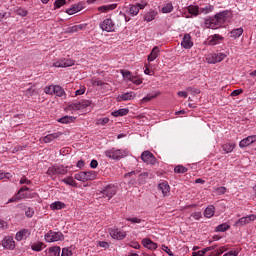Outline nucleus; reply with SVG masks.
I'll use <instances>...</instances> for the list:
<instances>
[{
	"label": "nucleus",
	"mask_w": 256,
	"mask_h": 256,
	"mask_svg": "<svg viewBox=\"0 0 256 256\" xmlns=\"http://www.w3.org/2000/svg\"><path fill=\"white\" fill-rule=\"evenodd\" d=\"M32 251L40 252L45 249V243L43 242H35L34 244L31 245Z\"/></svg>",
	"instance_id": "32"
},
{
	"label": "nucleus",
	"mask_w": 256,
	"mask_h": 256,
	"mask_svg": "<svg viewBox=\"0 0 256 256\" xmlns=\"http://www.w3.org/2000/svg\"><path fill=\"white\" fill-rule=\"evenodd\" d=\"M100 29L106 33H113L115 31V22L112 19L106 18L100 23Z\"/></svg>",
	"instance_id": "5"
},
{
	"label": "nucleus",
	"mask_w": 256,
	"mask_h": 256,
	"mask_svg": "<svg viewBox=\"0 0 256 256\" xmlns=\"http://www.w3.org/2000/svg\"><path fill=\"white\" fill-rule=\"evenodd\" d=\"M229 15H231L229 10H224L222 12H218L217 14H215V17L218 19L219 24L223 26L225 24V21L229 19Z\"/></svg>",
	"instance_id": "14"
},
{
	"label": "nucleus",
	"mask_w": 256,
	"mask_h": 256,
	"mask_svg": "<svg viewBox=\"0 0 256 256\" xmlns=\"http://www.w3.org/2000/svg\"><path fill=\"white\" fill-rule=\"evenodd\" d=\"M87 27L86 24H79L75 26H71L68 28V33H77L78 31H83Z\"/></svg>",
	"instance_id": "29"
},
{
	"label": "nucleus",
	"mask_w": 256,
	"mask_h": 256,
	"mask_svg": "<svg viewBox=\"0 0 256 256\" xmlns=\"http://www.w3.org/2000/svg\"><path fill=\"white\" fill-rule=\"evenodd\" d=\"M158 189L161 191L163 197H169L171 194V187L169 186V183L165 181L158 184Z\"/></svg>",
	"instance_id": "15"
},
{
	"label": "nucleus",
	"mask_w": 256,
	"mask_h": 256,
	"mask_svg": "<svg viewBox=\"0 0 256 256\" xmlns=\"http://www.w3.org/2000/svg\"><path fill=\"white\" fill-rule=\"evenodd\" d=\"M191 217H193V219H195L196 221H199V219L203 217V214H201V212H194L192 213Z\"/></svg>",
	"instance_id": "63"
},
{
	"label": "nucleus",
	"mask_w": 256,
	"mask_h": 256,
	"mask_svg": "<svg viewBox=\"0 0 256 256\" xmlns=\"http://www.w3.org/2000/svg\"><path fill=\"white\" fill-rule=\"evenodd\" d=\"M173 11V4L171 2L164 5L161 9L162 13H171Z\"/></svg>",
	"instance_id": "44"
},
{
	"label": "nucleus",
	"mask_w": 256,
	"mask_h": 256,
	"mask_svg": "<svg viewBox=\"0 0 256 256\" xmlns=\"http://www.w3.org/2000/svg\"><path fill=\"white\" fill-rule=\"evenodd\" d=\"M181 46L184 49H191L193 47V41L191 40V35L190 34H185L182 41H181Z\"/></svg>",
	"instance_id": "19"
},
{
	"label": "nucleus",
	"mask_w": 256,
	"mask_h": 256,
	"mask_svg": "<svg viewBox=\"0 0 256 256\" xmlns=\"http://www.w3.org/2000/svg\"><path fill=\"white\" fill-rule=\"evenodd\" d=\"M115 9H117V4H109L98 7V11H100V13H108V11H113Z\"/></svg>",
	"instance_id": "24"
},
{
	"label": "nucleus",
	"mask_w": 256,
	"mask_h": 256,
	"mask_svg": "<svg viewBox=\"0 0 256 256\" xmlns=\"http://www.w3.org/2000/svg\"><path fill=\"white\" fill-rule=\"evenodd\" d=\"M243 35V29L240 27V28H236V29H233L231 32H230V37L232 39H239V37Z\"/></svg>",
	"instance_id": "30"
},
{
	"label": "nucleus",
	"mask_w": 256,
	"mask_h": 256,
	"mask_svg": "<svg viewBox=\"0 0 256 256\" xmlns=\"http://www.w3.org/2000/svg\"><path fill=\"white\" fill-rule=\"evenodd\" d=\"M106 157H109V159H113L114 161H119L120 159H124V157H127L128 151L125 149H115L112 148L110 150H107L105 152Z\"/></svg>",
	"instance_id": "1"
},
{
	"label": "nucleus",
	"mask_w": 256,
	"mask_h": 256,
	"mask_svg": "<svg viewBox=\"0 0 256 256\" xmlns=\"http://www.w3.org/2000/svg\"><path fill=\"white\" fill-rule=\"evenodd\" d=\"M157 95H159V92H156L154 94H147V96H145L142 99V103H148V101H152V99H155V97H157Z\"/></svg>",
	"instance_id": "45"
},
{
	"label": "nucleus",
	"mask_w": 256,
	"mask_h": 256,
	"mask_svg": "<svg viewBox=\"0 0 256 256\" xmlns=\"http://www.w3.org/2000/svg\"><path fill=\"white\" fill-rule=\"evenodd\" d=\"M129 13L135 17V15H139V7L137 5H130L129 7Z\"/></svg>",
	"instance_id": "46"
},
{
	"label": "nucleus",
	"mask_w": 256,
	"mask_h": 256,
	"mask_svg": "<svg viewBox=\"0 0 256 256\" xmlns=\"http://www.w3.org/2000/svg\"><path fill=\"white\" fill-rule=\"evenodd\" d=\"M20 185H31V180L27 179V177L23 176L20 179Z\"/></svg>",
	"instance_id": "60"
},
{
	"label": "nucleus",
	"mask_w": 256,
	"mask_h": 256,
	"mask_svg": "<svg viewBox=\"0 0 256 256\" xmlns=\"http://www.w3.org/2000/svg\"><path fill=\"white\" fill-rule=\"evenodd\" d=\"M126 221H130V223H134V224H139L141 223V218L139 217H134V218H126Z\"/></svg>",
	"instance_id": "59"
},
{
	"label": "nucleus",
	"mask_w": 256,
	"mask_h": 256,
	"mask_svg": "<svg viewBox=\"0 0 256 256\" xmlns=\"http://www.w3.org/2000/svg\"><path fill=\"white\" fill-rule=\"evenodd\" d=\"M141 159L147 165H155L157 163V159L149 150L142 152Z\"/></svg>",
	"instance_id": "8"
},
{
	"label": "nucleus",
	"mask_w": 256,
	"mask_h": 256,
	"mask_svg": "<svg viewBox=\"0 0 256 256\" xmlns=\"http://www.w3.org/2000/svg\"><path fill=\"white\" fill-rule=\"evenodd\" d=\"M73 65H75V62L71 58H60V59L55 60L52 63V67H57V68H61V69H64L67 67H73Z\"/></svg>",
	"instance_id": "4"
},
{
	"label": "nucleus",
	"mask_w": 256,
	"mask_h": 256,
	"mask_svg": "<svg viewBox=\"0 0 256 256\" xmlns=\"http://www.w3.org/2000/svg\"><path fill=\"white\" fill-rule=\"evenodd\" d=\"M44 239L46 243H55V241L63 240V233L50 231L45 234Z\"/></svg>",
	"instance_id": "6"
},
{
	"label": "nucleus",
	"mask_w": 256,
	"mask_h": 256,
	"mask_svg": "<svg viewBox=\"0 0 256 256\" xmlns=\"http://www.w3.org/2000/svg\"><path fill=\"white\" fill-rule=\"evenodd\" d=\"M205 27L207 29H219L221 24L219 23V20L217 19V16L214 15V17H209L204 20Z\"/></svg>",
	"instance_id": "9"
},
{
	"label": "nucleus",
	"mask_w": 256,
	"mask_h": 256,
	"mask_svg": "<svg viewBox=\"0 0 256 256\" xmlns=\"http://www.w3.org/2000/svg\"><path fill=\"white\" fill-rule=\"evenodd\" d=\"M130 81L134 85H141V83H143V80L141 78H137V76H133L132 80H130Z\"/></svg>",
	"instance_id": "57"
},
{
	"label": "nucleus",
	"mask_w": 256,
	"mask_h": 256,
	"mask_svg": "<svg viewBox=\"0 0 256 256\" xmlns=\"http://www.w3.org/2000/svg\"><path fill=\"white\" fill-rule=\"evenodd\" d=\"M216 193H217L218 195H225V193H227V188H225V187H223V186L218 187V188L216 189Z\"/></svg>",
	"instance_id": "58"
},
{
	"label": "nucleus",
	"mask_w": 256,
	"mask_h": 256,
	"mask_svg": "<svg viewBox=\"0 0 256 256\" xmlns=\"http://www.w3.org/2000/svg\"><path fill=\"white\" fill-rule=\"evenodd\" d=\"M188 13H190V15H193L194 17H197V15H199V6H195V5H190L187 8Z\"/></svg>",
	"instance_id": "37"
},
{
	"label": "nucleus",
	"mask_w": 256,
	"mask_h": 256,
	"mask_svg": "<svg viewBox=\"0 0 256 256\" xmlns=\"http://www.w3.org/2000/svg\"><path fill=\"white\" fill-rule=\"evenodd\" d=\"M29 235H31V232H29V230L21 229L16 233L15 239H16V241H23V240L27 239V237H29Z\"/></svg>",
	"instance_id": "20"
},
{
	"label": "nucleus",
	"mask_w": 256,
	"mask_h": 256,
	"mask_svg": "<svg viewBox=\"0 0 256 256\" xmlns=\"http://www.w3.org/2000/svg\"><path fill=\"white\" fill-rule=\"evenodd\" d=\"M110 236L112 239H117L118 241H121L127 237V232L120 230L119 228H114L110 230Z\"/></svg>",
	"instance_id": "11"
},
{
	"label": "nucleus",
	"mask_w": 256,
	"mask_h": 256,
	"mask_svg": "<svg viewBox=\"0 0 256 256\" xmlns=\"http://www.w3.org/2000/svg\"><path fill=\"white\" fill-rule=\"evenodd\" d=\"M157 57H159V47L156 46L152 49L151 53L148 55V61L151 63L153 61H155V59H157Z\"/></svg>",
	"instance_id": "25"
},
{
	"label": "nucleus",
	"mask_w": 256,
	"mask_h": 256,
	"mask_svg": "<svg viewBox=\"0 0 256 256\" xmlns=\"http://www.w3.org/2000/svg\"><path fill=\"white\" fill-rule=\"evenodd\" d=\"M117 193V187L115 185H108L102 191V197H107V199H112V197Z\"/></svg>",
	"instance_id": "10"
},
{
	"label": "nucleus",
	"mask_w": 256,
	"mask_h": 256,
	"mask_svg": "<svg viewBox=\"0 0 256 256\" xmlns=\"http://www.w3.org/2000/svg\"><path fill=\"white\" fill-rule=\"evenodd\" d=\"M66 0H56L54 2V7L55 9H61V7H63V5H65Z\"/></svg>",
	"instance_id": "50"
},
{
	"label": "nucleus",
	"mask_w": 256,
	"mask_h": 256,
	"mask_svg": "<svg viewBox=\"0 0 256 256\" xmlns=\"http://www.w3.org/2000/svg\"><path fill=\"white\" fill-rule=\"evenodd\" d=\"M24 191H30L29 187L24 186V187L20 188L18 191L19 195H26L27 199H31L35 195V194H24L23 193Z\"/></svg>",
	"instance_id": "47"
},
{
	"label": "nucleus",
	"mask_w": 256,
	"mask_h": 256,
	"mask_svg": "<svg viewBox=\"0 0 256 256\" xmlns=\"http://www.w3.org/2000/svg\"><path fill=\"white\" fill-rule=\"evenodd\" d=\"M252 143H256V135L248 136V137L242 139L239 142V147L241 149H245V147H249V145H252Z\"/></svg>",
	"instance_id": "13"
},
{
	"label": "nucleus",
	"mask_w": 256,
	"mask_h": 256,
	"mask_svg": "<svg viewBox=\"0 0 256 256\" xmlns=\"http://www.w3.org/2000/svg\"><path fill=\"white\" fill-rule=\"evenodd\" d=\"M55 86L50 85L44 88V93H46V95H53Z\"/></svg>",
	"instance_id": "51"
},
{
	"label": "nucleus",
	"mask_w": 256,
	"mask_h": 256,
	"mask_svg": "<svg viewBox=\"0 0 256 256\" xmlns=\"http://www.w3.org/2000/svg\"><path fill=\"white\" fill-rule=\"evenodd\" d=\"M62 135H63V133H61V132H55V133H51V134L44 136L40 140L43 143H52V141H55V139H59V137H61Z\"/></svg>",
	"instance_id": "18"
},
{
	"label": "nucleus",
	"mask_w": 256,
	"mask_h": 256,
	"mask_svg": "<svg viewBox=\"0 0 256 256\" xmlns=\"http://www.w3.org/2000/svg\"><path fill=\"white\" fill-rule=\"evenodd\" d=\"M155 17H157V11L151 10L145 14L144 21H146L147 23H151V21H153Z\"/></svg>",
	"instance_id": "27"
},
{
	"label": "nucleus",
	"mask_w": 256,
	"mask_h": 256,
	"mask_svg": "<svg viewBox=\"0 0 256 256\" xmlns=\"http://www.w3.org/2000/svg\"><path fill=\"white\" fill-rule=\"evenodd\" d=\"M73 121H75V117H73V116H64V117H61L58 120V123L67 124V123H73Z\"/></svg>",
	"instance_id": "40"
},
{
	"label": "nucleus",
	"mask_w": 256,
	"mask_h": 256,
	"mask_svg": "<svg viewBox=\"0 0 256 256\" xmlns=\"http://www.w3.org/2000/svg\"><path fill=\"white\" fill-rule=\"evenodd\" d=\"M120 73L124 79V81H131L133 79V74L127 70H120Z\"/></svg>",
	"instance_id": "38"
},
{
	"label": "nucleus",
	"mask_w": 256,
	"mask_h": 256,
	"mask_svg": "<svg viewBox=\"0 0 256 256\" xmlns=\"http://www.w3.org/2000/svg\"><path fill=\"white\" fill-rule=\"evenodd\" d=\"M233 149H235V143H227L222 145V151H224V153H233Z\"/></svg>",
	"instance_id": "33"
},
{
	"label": "nucleus",
	"mask_w": 256,
	"mask_h": 256,
	"mask_svg": "<svg viewBox=\"0 0 256 256\" xmlns=\"http://www.w3.org/2000/svg\"><path fill=\"white\" fill-rule=\"evenodd\" d=\"M50 256H61V247L53 246L48 249Z\"/></svg>",
	"instance_id": "31"
},
{
	"label": "nucleus",
	"mask_w": 256,
	"mask_h": 256,
	"mask_svg": "<svg viewBox=\"0 0 256 256\" xmlns=\"http://www.w3.org/2000/svg\"><path fill=\"white\" fill-rule=\"evenodd\" d=\"M176 173H187V168L181 165H178L174 168Z\"/></svg>",
	"instance_id": "52"
},
{
	"label": "nucleus",
	"mask_w": 256,
	"mask_h": 256,
	"mask_svg": "<svg viewBox=\"0 0 256 256\" xmlns=\"http://www.w3.org/2000/svg\"><path fill=\"white\" fill-rule=\"evenodd\" d=\"M83 3L74 4L71 8L66 10L68 15H75V13H79V11H83Z\"/></svg>",
	"instance_id": "22"
},
{
	"label": "nucleus",
	"mask_w": 256,
	"mask_h": 256,
	"mask_svg": "<svg viewBox=\"0 0 256 256\" xmlns=\"http://www.w3.org/2000/svg\"><path fill=\"white\" fill-rule=\"evenodd\" d=\"M21 199H27V195H21L19 194V192L14 195L13 197H11L7 203H15L17 201H21Z\"/></svg>",
	"instance_id": "36"
},
{
	"label": "nucleus",
	"mask_w": 256,
	"mask_h": 256,
	"mask_svg": "<svg viewBox=\"0 0 256 256\" xmlns=\"http://www.w3.org/2000/svg\"><path fill=\"white\" fill-rule=\"evenodd\" d=\"M137 97V94L133 91L130 92H125L123 94L118 95L117 97V101L121 102V101H133V99H135Z\"/></svg>",
	"instance_id": "12"
},
{
	"label": "nucleus",
	"mask_w": 256,
	"mask_h": 256,
	"mask_svg": "<svg viewBox=\"0 0 256 256\" xmlns=\"http://www.w3.org/2000/svg\"><path fill=\"white\" fill-rule=\"evenodd\" d=\"M52 211H59V209H65V203L61 201H55L50 205Z\"/></svg>",
	"instance_id": "28"
},
{
	"label": "nucleus",
	"mask_w": 256,
	"mask_h": 256,
	"mask_svg": "<svg viewBox=\"0 0 256 256\" xmlns=\"http://www.w3.org/2000/svg\"><path fill=\"white\" fill-rule=\"evenodd\" d=\"M53 91V95H56V97H63L65 95V90L59 85H54Z\"/></svg>",
	"instance_id": "34"
},
{
	"label": "nucleus",
	"mask_w": 256,
	"mask_h": 256,
	"mask_svg": "<svg viewBox=\"0 0 256 256\" xmlns=\"http://www.w3.org/2000/svg\"><path fill=\"white\" fill-rule=\"evenodd\" d=\"M47 175H57L56 165L51 166V167L48 168Z\"/></svg>",
	"instance_id": "55"
},
{
	"label": "nucleus",
	"mask_w": 256,
	"mask_h": 256,
	"mask_svg": "<svg viewBox=\"0 0 256 256\" xmlns=\"http://www.w3.org/2000/svg\"><path fill=\"white\" fill-rule=\"evenodd\" d=\"M162 251H165V253H167V255L169 256H174L175 254H173V251H171V249H169V247L162 245Z\"/></svg>",
	"instance_id": "62"
},
{
	"label": "nucleus",
	"mask_w": 256,
	"mask_h": 256,
	"mask_svg": "<svg viewBox=\"0 0 256 256\" xmlns=\"http://www.w3.org/2000/svg\"><path fill=\"white\" fill-rule=\"evenodd\" d=\"M73 252L69 248H63L61 256H72Z\"/></svg>",
	"instance_id": "56"
},
{
	"label": "nucleus",
	"mask_w": 256,
	"mask_h": 256,
	"mask_svg": "<svg viewBox=\"0 0 256 256\" xmlns=\"http://www.w3.org/2000/svg\"><path fill=\"white\" fill-rule=\"evenodd\" d=\"M62 183H65V185H69L70 187H77V182L73 180V177L71 176L64 178Z\"/></svg>",
	"instance_id": "39"
},
{
	"label": "nucleus",
	"mask_w": 256,
	"mask_h": 256,
	"mask_svg": "<svg viewBox=\"0 0 256 256\" xmlns=\"http://www.w3.org/2000/svg\"><path fill=\"white\" fill-rule=\"evenodd\" d=\"M16 15H19L20 17H27V10L23 8H16L15 9Z\"/></svg>",
	"instance_id": "49"
},
{
	"label": "nucleus",
	"mask_w": 256,
	"mask_h": 256,
	"mask_svg": "<svg viewBox=\"0 0 256 256\" xmlns=\"http://www.w3.org/2000/svg\"><path fill=\"white\" fill-rule=\"evenodd\" d=\"M215 215V206L210 205L204 211V217L211 219Z\"/></svg>",
	"instance_id": "26"
},
{
	"label": "nucleus",
	"mask_w": 256,
	"mask_h": 256,
	"mask_svg": "<svg viewBox=\"0 0 256 256\" xmlns=\"http://www.w3.org/2000/svg\"><path fill=\"white\" fill-rule=\"evenodd\" d=\"M226 57L227 54L225 52H217L206 55L205 59L209 65H215V63H221Z\"/></svg>",
	"instance_id": "2"
},
{
	"label": "nucleus",
	"mask_w": 256,
	"mask_h": 256,
	"mask_svg": "<svg viewBox=\"0 0 256 256\" xmlns=\"http://www.w3.org/2000/svg\"><path fill=\"white\" fill-rule=\"evenodd\" d=\"M224 39L225 38L223 36H221L219 34H214L212 36H209L208 45H212V46L219 45V44L223 43Z\"/></svg>",
	"instance_id": "17"
},
{
	"label": "nucleus",
	"mask_w": 256,
	"mask_h": 256,
	"mask_svg": "<svg viewBox=\"0 0 256 256\" xmlns=\"http://www.w3.org/2000/svg\"><path fill=\"white\" fill-rule=\"evenodd\" d=\"M142 245L143 247L149 249L150 251H155V249H157V243L151 241V239L149 238H144L142 240Z\"/></svg>",
	"instance_id": "21"
},
{
	"label": "nucleus",
	"mask_w": 256,
	"mask_h": 256,
	"mask_svg": "<svg viewBox=\"0 0 256 256\" xmlns=\"http://www.w3.org/2000/svg\"><path fill=\"white\" fill-rule=\"evenodd\" d=\"M85 176H86V181H94V179H96L97 174L95 173V171H87L85 172Z\"/></svg>",
	"instance_id": "43"
},
{
	"label": "nucleus",
	"mask_w": 256,
	"mask_h": 256,
	"mask_svg": "<svg viewBox=\"0 0 256 256\" xmlns=\"http://www.w3.org/2000/svg\"><path fill=\"white\" fill-rule=\"evenodd\" d=\"M74 179H76V181H81L82 183H86L87 182V179H86V176H85V172L76 173L74 175Z\"/></svg>",
	"instance_id": "41"
},
{
	"label": "nucleus",
	"mask_w": 256,
	"mask_h": 256,
	"mask_svg": "<svg viewBox=\"0 0 256 256\" xmlns=\"http://www.w3.org/2000/svg\"><path fill=\"white\" fill-rule=\"evenodd\" d=\"M230 228L231 226H229V224L222 223L216 227L215 231L218 233H225V231H229Z\"/></svg>",
	"instance_id": "35"
},
{
	"label": "nucleus",
	"mask_w": 256,
	"mask_h": 256,
	"mask_svg": "<svg viewBox=\"0 0 256 256\" xmlns=\"http://www.w3.org/2000/svg\"><path fill=\"white\" fill-rule=\"evenodd\" d=\"M67 167L63 165H56V175H66Z\"/></svg>",
	"instance_id": "42"
},
{
	"label": "nucleus",
	"mask_w": 256,
	"mask_h": 256,
	"mask_svg": "<svg viewBox=\"0 0 256 256\" xmlns=\"http://www.w3.org/2000/svg\"><path fill=\"white\" fill-rule=\"evenodd\" d=\"M129 114V110L127 108H120L118 110L112 111V117H125V115Z\"/></svg>",
	"instance_id": "23"
},
{
	"label": "nucleus",
	"mask_w": 256,
	"mask_h": 256,
	"mask_svg": "<svg viewBox=\"0 0 256 256\" xmlns=\"http://www.w3.org/2000/svg\"><path fill=\"white\" fill-rule=\"evenodd\" d=\"M70 109H73V111H89L91 109V100H80L72 103Z\"/></svg>",
	"instance_id": "3"
},
{
	"label": "nucleus",
	"mask_w": 256,
	"mask_h": 256,
	"mask_svg": "<svg viewBox=\"0 0 256 256\" xmlns=\"http://www.w3.org/2000/svg\"><path fill=\"white\" fill-rule=\"evenodd\" d=\"M239 252H237L236 250H231L227 253H225L223 256H238Z\"/></svg>",
	"instance_id": "64"
},
{
	"label": "nucleus",
	"mask_w": 256,
	"mask_h": 256,
	"mask_svg": "<svg viewBox=\"0 0 256 256\" xmlns=\"http://www.w3.org/2000/svg\"><path fill=\"white\" fill-rule=\"evenodd\" d=\"M97 125H107L109 123V118L104 117V118H99L97 119Z\"/></svg>",
	"instance_id": "54"
},
{
	"label": "nucleus",
	"mask_w": 256,
	"mask_h": 256,
	"mask_svg": "<svg viewBox=\"0 0 256 256\" xmlns=\"http://www.w3.org/2000/svg\"><path fill=\"white\" fill-rule=\"evenodd\" d=\"M255 219H256L255 214L244 216L235 222L234 227H245V225H249V223H253Z\"/></svg>",
	"instance_id": "7"
},
{
	"label": "nucleus",
	"mask_w": 256,
	"mask_h": 256,
	"mask_svg": "<svg viewBox=\"0 0 256 256\" xmlns=\"http://www.w3.org/2000/svg\"><path fill=\"white\" fill-rule=\"evenodd\" d=\"M34 214H35V211H33L32 208H26V210H25L26 217L31 218V217H33Z\"/></svg>",
	"instance_id": "61"
},
{
	"label": "nucleus",
	"mask_w": 256,
	"mask_h": 256,
	"mask_svg": "<svg viewBox=\"0 0 256 256\" xmlns=\"http://www.w3.org/2000/svg\"><path fill=\"white\" fill-rule=\"evenodd\" d=\"M13 176L9 172H1L0 173V181H3V179H11Z\"/></svg>",
	"instance_id": "53"
},
{
	"label": "nucleus",
	"mask_w": 256,
	"mask_h": 256,
	"mask_svg": "<svg viewBox=\"0 0 256 256\" xmlns=\"http://www.w3.org/2000/svg\"><path fill=\"white\" fill-rule=\"evenodd\" d=\"M213 9H215V7H213V5H207L204 8H201V13H203L204 15H207L211 12H213Z\"/></svg>",
	"instance_id": "48"
},
{
	"label": "nucleus",
	"mask_w": 256,
	"mask_h": 256,
	"mask_svg": "<svg viewBox=\"0 0 256 256\" xmlns=\"http://www.w3.org/2000/svg\"><path fill=\"white\" fill-rule=\"evenodd\" d=\"M2 247H4V249H9L10 251H13V249H15V240H13V237H5L2 241Z\"/></svg>",
	"instance_id": "16"
}]
</instances>
